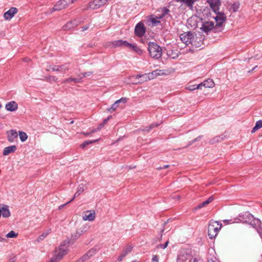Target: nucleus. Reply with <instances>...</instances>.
Segmentation results:
<instances>
[{
	"label": "nucleus",
	"mask_w": 262,
	"mask_h": 262,
	"mask_svg": "<svg viewBox=\"0 0 262 262\" xmlns=\"http://www.w3.org/2000/svg\"><path fill=\"white\" fill-rule=\"evenodd\" d=\"M163 169V167H159L158 168H157V169L158 170H161V169Z\"/></svg>",
	"instance_id": "nucleus-54"
},
{
	"label": "nucleus",
	"mask_w": 262,
	"mask_h": 262,
	"mask_svg": "<svg viewBox=\"0 0 262 262\" xmlns=\"http://www.w3.org/2000/svg\"><path fill=\"white\" fill-rule=\"evenodd\" d=\"M16 149V147L15 145L5 147L3 150V155L7 156L10 153L14 152Z\"/></svg>",
	"instance_id": "nucleus-23"
},
{
	"label": "nucleus",
	"mask_w": 262,
	"mask_h": 262,
	"mask_svg": "<svg viewBox=\"0 0 262 262\" xmlns=\"http://www.w3.org/2000/svg\"><path fill=\"white\" fill-rule=\"evenodd\" d=\"M177 262H203L198 255H192L189 249L182 250L178 256Z\"/></svg>",
	"instance_id": "nucleus-2"
},
{
	"label": "nucleus",
	"mask_w": 262,
	"mask_h": 262,
	"mask_svg": "<svg viewBox=\"0 0 262 262\" xmlns=\"http://www.w3.org/2000/svg\"><path fill=\"white\" fill-rule=\"evenodd\" d=\"M192 35V33L190 32H185L180 35V39L186 45L189 46L190 45Z\"/></svg>",
	"instance_id": "nucleus-12"
},
{
	"label": "nucleus",
	"mask_w": 262,
	"mask_h": 262,
	"mask_svg": "<svg viewBox=\"0 0 262 262\" xmlns=\"http://www.w3.org/2000/svg\"><path fill=\"white\" fill-rule=\"evenodd\" d=\"M17 12L16 8L12 7L8 11L4 13V16L6 19H11Z\"/></svg>",
	"instance_id": "nucleus-17"
},
{
	"label": "nucleus",
	"mask_w": 262,
	"mask_h": 262,
	"mask_svg": "<svg viewBox=\"0 0 262 262\" xmlns=\"http://www.w3.org/2000/svg\"><path fill=\"white\" fill-rule=\"evenodd\" d=\"M257 67V66H255V67L253 69V70H254Z\"/></svg>",
	"instance_id": "nucleus-59"
},
{
	"label": "nucleus",
	"mask_w": 262,
	"mask_h": 262,
	"mask_svg": "<svg viewBox=\"0 0 262 262\" xmlns=\"http://www.w3.org/2000/svg\"><path fill=\"white\" fill-rule=\"evenodd\" d=\"M84 191L83 185L81 184L79 185L77 191L74 195V198L78 197L80 194H81Z\"/></svg>",
	"instance_id": "nucleus-27"
},
{
	"label": "nucleus",
	"mask_w": 262,
	"mask_h": 262,
	"mask_svg": "<svg viewBox=\"0 0 262 262\" xmlns=\"http://www.w3.org/2000/svg\"><path fill=\"white\" fill-rule=\"evenodd\" d=\"M154 126V125L152 124L151 125L150 127H149V128H151L152 127H153Z\"/></svg>",
	"instance_id": "nucleus-58"
},
{
	"label": "nucleus",
	"mask_w": 262,
	"mask_h": 262,
	"mask_svg": "<svg viewBox=\"0 0 262 262\" xmlns=\"http://www.w3.org/2000/svg\"><path fill=\"white\" fill-rule=\"evenodd\" d=\"M127 48L132 49L133 50H134L135 52H136L139 54H141L142 52L141 50L138 47L134 44L128 43Z\"/></svg>",
	"instance_id": "nucleus-26"
},
{
	"label": "nucleus",
	"mask_w": 262,
	"mask_h": 262,
	"mask_svg": "<svg viewBox=\"0 0 262 262\" xmlns=\"http://www.w3.org/2000/svg\"><path fill=\"white\" fill-rule=\"evenodd\" d=\"M161 18V16H150L149 19H148V25L151 27L158 26L161 24V21L159 20V19Z\"/></svg>",
	"instance_id": "nucleus-13"
},
{
	"label": "nucleus",
	"mask_w": 262,
	"mask_h": 262,
	"mask_svg": "<svg viewBox=\"0 0 262 262\" xmlns=\"http://www.w3.org/2000/svg\"><path fill=\"white\" fill-rule=\"evenodd\" d=\"M93 73V72H85V73H81V74L82 75V77H85L86 76H89L90 75H91Z\"/></svg>",
	"instance_id": "nucleus-42"
},
{
	"label": "nucleus",
	"mask_w": 262,
	"mask_h": 262,
	"mask_svg": "<svg viewBox=\"0 0 262 262\" xmlns=\"http://www.w3.org/2000/svg\"><path fill=\"white\" fill-rule=\"evenodd\" d=\"M5 107L7 111L13 112L17 110L18 105L15 101H12L7 103L6 104Z\"/></svg>",
	"instance_id": "nucleus-21"
},
{
	"label": "nucleus",
	"mask_w": 262,
	"mask_h": 262,
	"mask_svg": "<svg viewBox=\"0 0 262 262\" xmlns=\"http://www.w3.org/2000/svg\"><path fill=\"white\" fill-rule=\"evenodd\" d=\"M71 81H74L76 83L78 82L79 80L76 78H69L64 80L63 83H67Z\"/></svg>",
	"instance_id": "nucleus-37"
},
{
	"label": "nucleus",
	"mask_w": 262,
	"mask_h": 262,
	"mask_svg": "<svg viewBox=\"0 0 262 262\" xmlns=\"http://www.w3.org/2000/svg\"><path fill=\"white\" fill-rule=\"evenodd\" d=\"M238 8V5H237L236 4H234L233 5L232 9H233V11L234 12L237 11Z\"/></svg>",
	"instance_id": "nucleus-47"
},
{
	"label": "nucleus",
	"mask_w": 262,
	"mask_h": 262,
	"mask_svg": "<svg viewBox=\"0 0 262 262\" xmlns=\"http://www.w3.org/2000/svg\"><path fill=\"white\" fill-rule=\"evenodd\" d=\"M188 90L194 91L196 89H201L200 84L197 85H190L187 87Z\"/></svg>",
	"instance_id": "nucleus-34"
},
{
	"label": "nucleus",
	"mask_w": 262,
	"mask_h": 262,
	"mask_svg": "<svg viewBox=\"0 0 262 262\" xmlns=\"http://www.w3.org/2000/svg\"><path fill=\"white\" fill-rule=\"evenodd\" d=\"M1 215H2L4 217H8L10 216V212L8 207H3L0 208Z\"/></svg>",
	"instance_id": "nucleus-24"
},
{
	"label": "nucleus",
	"mask_w": 262,
	"mask_h": 262,
	"mask_svg": "<svg viewBox=\"0 0 262 262\" xmlns=\"http://www.w3.org/2000/svg\"><path fill=\"white\" fill-rule=\"evenodd\" d=\"M145 33V28L143 23H138L135 28V34L139 36L142 37Z\"/></svg>",
	"instance_id": "nucleus-11"
},
{
	"label": "nucleus",
	"mask_w": 262,
	"mask_h": 262,
	"mask_svg": "<svg viewBox=\"0 0 262 262\" xmlns=\"http://www.w3.org/2000/svg\"><path fill=\"white\" fill-rule=\"evenodd\" d=\"M73 122H74V121H72L71 122V123L72 124V123H73Z\"/></svg>",
	"instance_id": "nucleus-60"
},
{
	"label": "nucleus",
	"mask_w": 262,
	"mask_h": 262,
	"mask_svg": "<svg viewBox=\"0 0 262 262\" xmlns=\"http://www.w3.org/2000/svg\"><path fill=\"white\" fill-rule=\"evenodd\" d=\"M213 201V198L212 196L209 197L206 201L201 203L198 206V208H201L202 207H205L210 203H211Z\"/></svg>",
	"instance_id": "nucleus-28"
},
{
	"label": "nucleus",
	"mask_w": 262,
	"mask_h": 262,
	"mask_svg": "<svg viewBox=\"0 0 262 262\" xmlns=\"http://www.w3.org/2000/svg\"><path fill=\"white\" fill-rule=\"evenodd\" d=\"M8 140L9 142H12L17 138V133L16 130L11 129L7 132Z\"/></svg>",
	"instance_id": "nucleus-20"
},
{
	"label": "nucleus",
	"mask_w": 262,
	"mask_h": 262,
	"mask_svg": "<svg viewBox=\"0 0 262 262\" xmlns=\"http://www.w3.org/2000/svg\"><path fill=\"white\" fill-rule=\"evenodd\" d=\"M18 235V233H16L14 231H11L10 232H9L6 236L7 238H14L16 237Z\"/></svg>",
	"instance_id": "nucleus-36"
},
{
	"label": "nucleus",
	"mask_w": 262,
	"mask_h": 262,
	"mask_svg": "<svg viewBox=\"0 0 262 262\" xmlns=\"http://www.w3.org/2000/svg\"><path fill=\"white\" fill-rule=\"evenodd\" d=\"M68 249L62 246H60L58 249L55 251V254L52 257L56 262H58L63 257L68 253Z\"/></svg>",
	"instance_id": "nucleus-8"
},
{
	"label": "nucleus",
	"mask_w": 262,
	"mask_h": 262,
	"mask_svg": "<svg viewBox=\"0 0 262 262\" xmlns=\"http://www.w3.org/2000/svg\"><path fill=\"white\" fill-rule=\"evenodd\" d=\"M19 138H20V140L22 142L25 141L28 138V136H27V134L23 132H19Z\"/></svg>",
	"instance_id": "nucleus-33"
},
{
	"label": "nucleus",
	"mask_w": 262,
	"mask_h": 262,
	"mask_svg": "<svg viewBox=\"0 0 262 262\" xmlns=\"http://www.w3.org/2000/svg\"><path fill=\"white\" fill-rule=\"evenodd\" d=\"M47 71L52 70V71H57V66H49L46 69Z\"/></svg>",
	"instance_id": "nucleus-38"
},
{
	"label": "nucleus",
	"mask_w": 262,
	"mask_h": 262,
	"mask_svg": "<svg viewBox=\"0 0 262 262\" xmlns=\"http://www.w3.org/2000/svg\"><path fill=\"white\" fill-rule=\"evenodd\" d=\"M77 0H63L67 7L73 4Z\"/></svg>",
	"instance_id": "nucleus-39"
},
{
	"label": "nucleus",
	"mask_w": 262,
	"mask_h": 262,
	"mask_svg": "<svg viewBox=\"0 0 262 262\" xmlns=\"http://www.w3.org/2000/svg\"><path fill=\"white\" fill-rule=\"evenodd\" d=\"M95 1L98 8L107 3L106 0H95Z\"/></svg>",
	"instance_id": "nucleus-35"
},
{
	"label": "nucleus",
	"mask_w": 262,
	"mask_h": 262,
	"mask_svg": "<svg viewBox=\"0 0 262 262\" xmlns=\"http://www.w3.org/2000/svg\"><path fill=\"white\" fill-rule=\"evenodd\" d=\"M126 255H127L126 252L124 253L123 251V252L121 254V255L118 257V260L119 261H121L123 260V258L125 257Z\"/></svg>",
	"instance_id": "nucleus-40"
},
{
	"label": "nucleus",
	"mask_w": 262,
	"mask_h": 262,
	"mask_svg": "<svg viewBox=\"0 0 262 262\" xmlns=\"http://www.w3.org/2000/svg\"><path fill=\"white\" fill-rule=\"evenodd\" d=\"M262 127V120H259L256 122L255 126L253 128L251 132L255 133L257 130Z\"/></svg>",
	"instance_id": "nucleus-29"
},
{
	"label": "nucleus",
	"mask_w": 262,
	"mask_h": 262,
	"mask_svg": "<svg viewBox=\"0 0 262 262\" xmlns=\"http://www.w3.org/2000/svg\"><path fill=\"white\" fill-rule=\"evenodd\" d=\"M164 75H165V72L164 70H156L151 73H146L142 75H137L135 76V77L136 79H138L140 78H142L141 81L139 82V83H141L144 81L154 79L157 78L158 76H162Z\"/></svg>",
	"instance_id": "nucleus-3"
},
{
	"label": "nucleus",
	"mask_w": 262,
	"mask_h": 262,
	"mask_svg": "<svg viewBox=\"0 0 262 262\" xmlns=\"http://www.w3.org/2000/svg\"><path fill=\"white\" fill-rule=\"evenodd\" d=\"M69 66L67 64L57 65V71L65 72L69 70Z\"/></svg>",
	"instance_id": "nucleus-30"
},
{
	"label": "nucleus",
	"mask_w": 262,
	"mask_h": 262,
	"mask_svg": "<svg viewBox=\"0 0 262 262\" xmlns=\"http://www.w3.org/2000/svg\"><path fill=\"white\" fill-rule=\"evenodd\" d=\"M48 233H42L41 235H40L37 238V241H41L44 238H45L47 235Z\"/></svg>",
	"instance_id": "nucleus-41"
},
{
	"label": "nucleus",
	"mask_w": 262,
	"mask_h": 262,
	"mask_svg": "<svg viewBox=\"0 0 262 262\" xmlns=\"http://www.w3.org/2000/svg\"><path fill=\"white\" fill-rule=\"evenodd\" d=\"M96 132H98V130H97L96 128H95V129H92L90 133L91 134V133H95Z\"/></svg>",
	"instance_id": "nucleus-49"
},
{
	"label": "nucleus",
	"mask_w": 262,
	"mask_h": 262,
	"mask_svg": "<svg viewBox=\"0 0 262 262\" xmlns=\"http://www.w3.org/2000/svg\"><path fill=\"white\" fill-rule=\"evenodd\" d=\"M78 24L79 21L76 19H74L70 21H68L66 24H65L62 27V29L64 30H68L77 26V25H78Z\"/></svg>",
	"instance_id": "nucleus-15"
},
{
	"label": "nucleus",
	"mask_w": 262,
	"mask_h": 262,
	"mask_svg": "<svg viewBox=\"0 0 262 262\" xmlns=\"http://www.w3.org/2000/svg\"><path fill=\"white\" fill-rule=\"evenodd\" d=\"M97 252V249L92 248L75 262H84L94 256Z\"/></svg>",
	"instance_id": "nucleus-10"
},
{
	"label": "nucleus",
	"mask_w": 262,
	"mask_h": 262,
	"mask_svg": "<svg viewBox=\"0 0 262 262\" xmlns=\"http://www.w3.org/2000/svg\"><path fill=\"white\" fill-rule=\"evenodd\" d=\"M148 51L152 58L158 59L162 56V49L156 43L149 42L148 43Z\"/></svg>",
	"instance_id": "nucleus-5"
},
{
	"label": "nucleus",
	"mask_w": 262,
	"mask_h": 262,
	"mask_svg": "<svg viewBox=\"0 0 262 262\" xmlns=\"http://www.w3.org/2000/svg\"><path fill=\"white\" fill-rule=\"evenodd\" d=\"M99 140V139H97V140H92V141H84L82 144H81L80 145V147L82 148H84L85 147H86L87 145L91 144V143H95L96 142H97V141H98Z\"/></svg>",
	"instance_id": "nucleus-31"
},
{
	"label": "nucleus",
	"mask_w": 262,
	"mask_h": 262,
	"mask_svg": "<svg viewBox=\"0 0 262 262\" xmlns=\"http://www.w3.org/2000/svg\"><path fill=\"white\" fill-rule=\"evenodd\" d=\"M221 26H217L216 23V26L215 27L213 22L207 21L203 23L201 29L204 32L207 33L212 30H213L214 32H216L217 31L216 30L217 29V27H220Z\"/></svg>",
	"instance_id": "nucleus-9"
},
{
	"label": "nucleus",
	"mask_w": 262,
	"mask_h": 262,
	"mask_svg": "<svg viewBox=\"0 0 262 262\" xmlns=\"http://www.w3.org/2000/svg\"><path fill=\"white\" fill-rule=\"evenodd\" d=\"M48 79L49 80H53L55 82H56L58 79V78L56 77V76H49V77L48 78Z\"/></svg>",
	"instance_id": "nucleus-43"
},
{
	"label": "nucleus",
	"mask_w": 262,
	"mask_h": 262,
	"mask_svg": "<svg viewBox=\"0 0 262 262\" xmlns=\"http://www.w3.org/2000/svg\"><path fill=\"white\" fill-rule=\"evenodd\" d=\"M98 8L97 6L96 5V4L95 3V0H94L93 1L90 2L89 3V4L88 5L87 7L85 8H84V10H89V9L94 10V9H97Z\"/></svg>",
	"instance_id": "nucleus-25"
},
{
	"label": "nucleus",
	"mask_w": 262,
	"mask_h": 262,
	"mask_svg": "<svg viewBox=\"0 0 262 262\" xmlns=\"http://www.w3.org/2000/svg\"><path fill=\"white\" fill-rule=\"evenodd\" d=\"M152 262H159V257L157 255H154L152 258Z\"/></svg>",
	"instance_id": "nucleus-45"
},
{
	"label": "nucleus",
	"mask_w": 262,
	"mask_h": 262,
	"mask_svg": "<svg viewBox=\"0 0 262 262\" xmlns=\"http://www.w3.org/2000/svg\"><path fill=\"white\" fill-rule=\"evenodd\" d=\"M223 222L224 223H226V224H229L230 223V221H228V220H224Z\"/></svg>",
	"instance_id": "nucleus-51"
},
{
	"label": "nucleus",
	"mask_w": 262,
	"mask_h": 262,
	"mask_svg": "<svg viewBox=\"0 0 262 262\" xmlns=\"http://www.w3.org/2000/svg\"><path fill=\"white\" fill-rule=\"evenodd\" d=\"M204 40V35L201 34H199L198 35L192 34L190 45L193 48H198L203 45Z\"/></svg>",
	"instance_id": "nucleus-6"
},
{
	"label": "nucleus",
	"mask_w": 262,
	"mask_h": 262,
	"mask_svg": "<svg viewBox=\"0 0 262 262\" xmlns=\"http://www.w3.org/2000/svg\"><path fill=\"white\" fill-rule=\"evenodd\" d=\"M169 166H169V165H164V166H163V169L167 168L169 167Z\"/></svg>",
	"instance_id": "nucleus-50"
},
{
	"label": "nucleus",
	"mask_w": 262,
	"mask_h": 262,
	"mask_svg": "<svg viewBox=\"0 0 262 262\" xmlns=\"http://www.w3.org/2000/svg\"><path fill=\"white\" fill-rule=\"evenodd\" d=\"M132 262H138V261H136V260H135V261H133Z\"/></svg>",
	"instance_id": "nucleus-61"
},
{
	"label": "nucleus",
	"mask_w": 262,
	"mask_h": 262,
	"mask_svg": "<svg viewBox=\"0 0 262 262\" xmlns=\"http://www.w3.org/2000/svg\"><path fill=\"white\" fill-rule=\"evenodd\" d=\"M95 217L96 214L94 211L91 212L88 210L84 212L82 219L83 221H93L95 220Z\"/></svg>",
	"instance_id": "nucleus-14"
},
{
	"label": "nucleus",
	"mask_w": 262,
	"mask_h": 262,
	"mask_svg": "<svg viewBox=\"0 0 262 262\" xmlns=\"http://www.w3.org/2000/svg\"><path fill=\"white\" fill-rule=\"evenodd\" d=\"M3 128V124L0 123V129Z\"/></svg>",
	"instance_id": "nucleus-55"
},
{
	"label": "nucleus",
	"mask_w": 262,
	"mask_h": 262,
	"mask_svg": "<svg viewBox=\"0 0 262 262\" xmlns=\"http://www.w3.org/2000/svg\"><path fill=\"white\" fill-rule=\"evenodd\" d=\"M102 126H103V124H99L98 125V126L96 128L97 130H98V131L100 130L101 129V128L102 127Z\"/></svg>",
	"instance_id": "nucleus-48"
},
{
	"label": "nucleus",
	"mask_w": 262,
	"mask_h": 262,
	"mask_svg": "<svg viewBox=\"0 0 262 262\" xmlns=\"http://www.w3.org/2000/svg\"><path fill=\"white\" fill-rule=\"evenodd\" d=\"M158 11L159 12H162V14L159 15L160 16H161V18H163L169 11V9H168L166 7H163V8H160V9H159Z\"/></svg>",
	"instance_id": "nucleus-32"
},
{
	"label": "nucleus",
	"mask_w": 262,
	"mask_h": 262,
	"mask_svg": "<svg viewBox=\"0 0 262 262\" xmlns=\"http://www.w3.org/2000/svg\"><path fill=\"white\" fill-rule=\"evenodd\" d=\"M127 101L126 98H121L120 99L117 100L114 103H113L110 108H107L108 111H115L119 107V103H125Z\"/></svg>",
	"instance_id": "nucleus-19"
},
{
	"label": "nucleus",
	"mask_w": 262,
	"mask_h": 262,
	"mask_svg": "<svg viewBox=\"0 0 262 262\" xmlns=\"http://www.w3.org/2000/svg\"><path fill=\"white\" fill-rule=\"evenodd\" d=\"M108 120L107 119H105L104 121H103V123L102 124L103 125V124H105L107 122Z\"/></svg>",
	"instance_id": "nucleus-52"
},
{
	"label": "nucleus",
	"mask_w": 262,
	"mask_h": 262,
	"mask_svg": "<svg viewBox=\"0 0 262 262\" xmlns=\"http://www.w3.org/2000/svg\"><path fill=\"white\" fill-rule=\"evenodd\" d=\"M211 8L216 14L214 17L217 26H222L226 19V17L223 12H219L220 5V0H209L208 1Z\"/></svg>",
	"instance_id": "nucleus-1"
},
{
	"label": "nucleus",
	"mask_w": 262,
	"mask_h": 262,
	"mask_svg": "<svg viewBox=\"0 0 262 262\" xmlns=\"http://www.w3.org/2000/svg\"><path fill=\"white\" fill-rule=\"evenodd\" d=\"M90 134H91V133H85V134H84V135H85V136H89V135H90Z\"/></svg>",
	"instance_id": "nucleus-56"
},
{
	"label": "nucleus",
	"mask_w": 262,
	"mask_h": 262,
	"mask_svg": "<svg viewBox=\"0 0 262 262\" xmlns=\"http://www.w3.org/2000/svg\"><path fill=\"white\" fill-rule=\"evenodd\" d=\"M222 227V224L219 222L211 221L208 228V234L210 238H215Z\"/></svg>",
	"instance_id": "nucleus-4"
},
{
	"label": "nucleus",
	"mask_w": 262,
	"mask_h": 262,
	"mask_svg": "<svg viewBox=\"0 0 262 262\" xmlns=\"http://www.w3.org/2000/svg\"><path fill=\"white\" fill-rule=\"evenodd\" d=\"M112 118V116H110L107 117V119L108 120H110L111 118Z\"/></svg>",
	"instance_id": "nucleus-57"
},
{
	"label": "nucleus",
	"mask_w": 262,
	"mask_h": 262,
	"mask_svg": "<svg viewBox=\"0 0 262 262\" xmlns=\"http://www.w3.org/2000/svg\"><path fill=\"white\" fill-rule=\"evenodd\" d=\"M67 8V7L63 0H59L54 6L52 9L53 11H60Z\"/></svg>",
	"instance_id": "nucleus-18"
},
{
	"label": "nucleus",
	"mask_w": 262,
	"mask_h": 262,
	"mask_svg": "<svg viewBox=\"0 0 262 262\" xmlns=\"http://www.w3.org/2000/svg\"><path fill=\"white\" fill-rule=\"evenodd\" d=\"M110 46H112L113 47L122 46L127 47V46L128 45V42L126 40H118L112 41L110 42Z\"/></svg>",
	"instance_id": "nucleus-16"
},
{
	"label": "nucleus",
	"mask_w": 262,
	"mask_h": 262,
	"mask_svg": "<svg viewBox=\"0 0 262 262\" xmlns=\"http://www.w3.org/2000/svg\"><path fill=\"white\" fill-rule=\"evenodd\" d=\"M215 84L212 79H208L206 80L203 81V82L200 83L201 88L202 89V87L204 86L206 88H211L214 86Z\"/></svg>",
	"instance_id": "nucleus-22"
},
{
	"label": "nucleus",
	"mask_w": 262,
	"mask_h": 262,
	"mask_svg": "<svg viewBox=\"0 0 262 262\" xmlns=\"http://www.w3.org/2000/svg\"><path fill=\"white\" fill-rule=\"evenodd\" d=\"M132 250V248L131 247H128L126 248V249H125L123 250V252L124 253L126 252V254H127L128 253L131 252Z\"/></svg>",
	"instance_id": "nucleus-44"
},
{
	"label": "nucleus",
	"mask_w": 262,
	"mask_h": 262,
	"mask_svg": "<svg viewBox=\"0 0 262 262\" xmlns=\"http://www.w3.org/2000/svg\"><path fill=\"white\" fill-rule=\"evenodd\" d=\"M169 243V242L168 241H167L164 245H159L158 246L162 249H165L167 247V246H168V244Z\"/></svg>",
	"instance_id": "nucleus-46"
},
{
	"label": "nucleus",
	"mask_w": 262,
	"mask_h": 262,
	"mask_svg": "<svg viewBox=\"0 0 262 262\" xmlns=\"http://www.w3.org/2000/svg\"><path fill=\"white\" fill-rule=\"evenodd\" d=\"M250 221H246L249 224L251 225L257 231L258 233L262 238V224L261 221L258 219L254 218L253 216L251 214H248Z\"/></svg>",
	"instance_id": "nucleus-7"
},
{
	"label": "nucleus",
	"mask_w": 262,
	"mask_h": 262,
	"mask_svg": "<svg viewBox=\"0 0 262 262\" xmlns=\"http://www.w3.org/2000/svg\"><path fill=\"white\" fill-rule=\"evenodd\" d=\"M75 198H72V199L69 201L67 203H70L71 202L73 201L74 200Z\"/></svg>",
	"instance_id": "nucleus-53"
}]
</instances>
